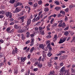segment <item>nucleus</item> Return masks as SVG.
<instances>
[{
	"label": "nucleus",
	"instance_id": "obj_49",
	"mask_svg": "<svg viewBox=\"0 0 75 75\" xmlns=\"http://www.w3.org/2000/svg\"><path fill=\"white\" fill-rule=\"evenodd\" d=\"M48 47H46L43 50H44V51H47V50H48Z\"/></svg>",
	"mask_w": 75,
	"mask_h": 75
},
{
	"label": "nucleus",
	"instance_id": "obj_39",
	"mask_svg": "<svg viewBox=\"0 0 75 75\" xmlns=\"http://www.w3.org/2000/svg\"><path fill=\"white\" fill-rule=\"evenodd\" d=\"M42 11H40V12H39L38 13V16H39V17H40V16H41V15L42 14Z\"/></svg>",
	"mask_w": 75,
	"mask_h": 75
},
{
	"label": "nucleus",
	"instance_id": "obj_1",
	"mask_svg": "<svg viewBox=\"0 0 75 75\" xmlns=\"http://www.w3.org/2000/svg\"><path fill=\"white\" fill-rule=\"evenodd\" d=\"M45 28V26H44L43 28L40 26L39 28V32L40 34L42 35L45 34V32H44V30H44Z\"/></svg>",
	"mask_w": 75,
	"mask_h": 75
},
{
	"label": "nucleus",
	"instance_id": "obj_30",
	"mask_svg": "<svg viewBox=\"0 0 75 75\" xmlns=\"http://www.w3.org/2000/svg\"><path fill=\"white\" fill-rule=\"evenodd\" d=\"M18 73V70L17 69H15L14 71V74L15 75H16V74Z\"/></svg>",
	"mask_w": 75,
	"mask_h": 75
},
{
	"label": "nucleus",
	"instance_id": "obj_21",
	"mask_svg": "<svg viewBox=\"0 0 75 75\" xmlns=\"http://www.w3.org/2000/svg\"><path fill=\"white\" fill-rule=\"evenodd\" d=\"M61 7L59 6H56L54 8V9L57 10V11H59L60 10Z\"/></svg>",
	"mask_w": 75,
	"mask_h": 75
},
{
	"label": "nucleus",
	"instance_id": "obj_45",
	"mask_svg": "<svg viewBox=\"0 0 75 75\" xmlns=\"http://www.w3.org/2000/svg\"><path fill=\"white\" fill-rule=\"evenodd\" d=\"M58 27H62V23H60L58 25Z\"/></svg>",
	"mask_w": 75,
	"mask_h": 75
},
{
	"label": "nucleus",
	"instance_id": "obj_27",
	"mask_svg": "<svg viewBox=\"0 0 75 75\" xmlns=\"http://www.w3.org/2000/svg\"><path fill=\"white\" fill-rule=\"evenodd\" d=\"M54 3L56 4L57 5H59V2L58 1H54Z\"/></svg>",
	"mask_w": 75,
	"mask_h": 75
},
{
	"label": "nucleus",
	"instance_id": "obj_34",
	"mask_svg": "<svg viewBox=\"0 0 75 75\" xmlns=\"http://www.w3.org/2000/svg\"><path fill=\"white\" fill-rule=\"evenodd\" d=\"M30 27V26H29V25H27L26 26V27L25 28H26L25 30H28V28H29Z\"/></svg>",
	"mask_w": 75,
	"mask_h": 75
},
{
	"label": "nucleus",
	"instance_id": "obj_33",
	"mask_svg": "<svg viewBox=\"0 0 75 75\" xmlns=\"http://www.w3.org/2000/svg\"><path fill=\"white\" fill-rule=\"evenodd\" d=\"M51 52H49L47 54V55L48 57H50L51 56H52V54L51 53Z\"/></svg>",
	"mask_w": 75,
	"mask_h": 75
},
{
	"label": "nucleus",
	"instance_id": "obj_47",
	"mask_svg": "<svg viewBox=\"0 0 75 75\" xmlns=\"http://www.w3.org/2000/svg\"><path fill=\"white\" fill-rule=\"evenodd\" d=\"M58 23H54L53 24V25L52 26V27H55V26H57V25Z\"/></svg>",
	"mask_w": 75,
	"mask_h": 75
},
{
	"label": "nucleus",
	"instance_id": "obj_60",
	"mask_svg": "<svg viewBox=\"0 0 75 75\" xmlns=\"http://www.w3.org/2000/svg\"><path fill=\"white\" fill-rule=\"evenodd\" d=\"M29 42H30V40H28L26 42H25V44H28Z\"/></svg>",
	"mask_w": 75,
	"mask_h": 75
},
{
	"label": "nucleus",
	"instance_id": "obj_43",
	"mask_svg": "<svg viewBox=\"0 0 75 75\" xmlns=\"http://www.w3.org/2000/svg\"><path fill=\"white\" fill-rule=\"evenodd\" d=\"M65 26H66V25L65 24L64 22H63V24L62 23V28H64L65 27Z\"/></svg>",
	"mask_w": 75,
	"mask_h": 75
},
{
	"label": "nucleus",
	"instance_id": "obj_6",
	"mask_svg": "<svg viewBox=\"0 0 75 75\" xmlns=\"http://www.w3.org/2000/svg\"><path fill=\"white\" fill-rule=\"evenodd\" d=\"M26 60V57H21V61L22 62H24Z\"/></svg>",
	"mask_w": 75,
	"mask_h": 75
},
{
	"label": "nucleus",
	"instance_id": "obj_22",
	"mask_svg": "<svg viewBox=\"0 0 75 75\" xmlns=\"http://www.w3.org/2000/svg\"><path fill=\"white\" fill-rule=\"evenodd\" d=\"M44 11H45V12H48V11H49V8L47 7L45 8Z\"/></svg>",
	"mask_w": 75,
	"mask_h": 75
},
{
	"label": "nucleus",
	"instance_id": "obj_17",
	"mask_svg": "<svg viewBox=\"0 0 75 75\" xmlns=\"http://www.w3.org/2000/svg\"><path fill=\"white\" fill-rule=\"evenodd\" d=\"M21 38L22 40H24L25 39V37L23 33H22L21 34Z\"/></svg>",
	"mask_w": 75,
	"mask_h": 75
},
{
	"label": "nucleus",
	"instance_id": "obj_38",
	"mask_svg": "<svg viewBox=\"0 0 75 75\" xmlns=\"http://www.w3.org/2000/svg\"><path fill=\"white\" fill-rule=\"evenodd\" d=\"M15 2V0H10V3L11 4H13Z\"/></svg>",
	"mask_w": 75,
	"mask_h": 75
},
{
	"label": "nucleus",
	"instance_id": "obj_18",
	"mask_svg": "<svg viewBox=\"0 0 75 75\" xmlns=\"http://www.w3.org/2000/svg\"><path fill=\"white\" fill-rule=\"evenodd\" d=\"M50 74L48 75H54L55 74V71H51L50 72Z\"/></svg>",
	"mask_w": 75,
	"mask_h": 75
},
{
	"label": "nucleus",
	"instance_id": "obj_54",
	"mask_svg": "<svg viewBox=\"0 0 75 75\" xmlns=\"http://www.w3.org/2000/svg\"><path fill=\"white\" fill-rule=\"evenodd\" d=\"M28 9V13H30V11H31V7H29V8Z\"/></svg>",
	"mask_w": 75,
	"mask_h": 75
},
{
	"label": "nucleus",
	"instance_id": "obj_14",
	"mask_svg": "<svg viewBox=\"0 0 75 75\" xmlns=\"http://www.w3.org/2000/svg\"><path fill=\"white\" fill-rule=\"evenodd\" d=\"M18 33H24L25 32V30L21 29H19L17 30Z\"/></svg>",
	"mask_w": 75,
	"mask_h": 75
},
{
	"label": "nucleus",
	"instance_id": "obj_24",
	"mask_svg": "<svg viewBox=\"0 0 75 75\" xmlns=\"http://www.w3.org/2000/svg\"><path fill=\"white\" fill-rule=\"evenodd\" d=\"M14 31H15V29H12L11 30H10L8 32V33L10 34V33H13V32H14Z\"/></svg>",
	"mask_w": 75,
	"mask_h": 75
},
{
	"label": "nucleus",
	"instance_id": "obj_41",
	"mask_svg": "<svg viewBox=\"0 0 75 75\" xmlns=\"http://www.w3.org/2000/svg\"><path fill=\"white\" fill-rule=\"evenodd\" d=\"M54 18H52L51 19L50 21V23H51V24H52L54 22Z\"/></svg>",
	"mask_w": 75,
	"mask_h": 75
},
{
	"label": "nucleus",
	"instance_id": "obj_57",
	"mask_svg": "<svg viewBox=\"0 0 75 75\" xmlns=\"http://www.w3.org/2000/svg\"><path fill=\"white\" fill-rule=\"evenodd\" d=\"M4 65V64L3 62H1V63H0V68L3 66Z\"/></svg>",
	"mask_w": 75,
	"mask_h": 75
},
{
	"label": "nucleus",
	"instance_id": "obj_10",
	"mask_svg": "<svg viewBox=\"0 0 75 75\" xmlns=\"http://www.w3.org/2000/svg\"><path fill=\"white\" fill-rule=\"evenodd\" d=\"M31 41L30 42V46H33L34 45V38L31 39Z\"/></svg>",
	"mask_w": 75,
	"mask_h": 75
},
{
	"label": "nucleus",
	"instance_id": "obj_42",
	"mask_svg": "<svg viewBox=\"0 0 75 75\" xmlns=\"http://www.w3.org/2000/svg\"><path fill=\"white\" fill-rule=\"evenodd\" d=\"M50 40H47L45 42L46 45H48V44H50Z\"/></svg>",
	"mask_w": 75,
	"mask_h": 75
},
{
	"label": "nucleus",
	"instance_id": "obj_26",
	"mask_svg": "<svg viewBox=\"0 0 75 75\" xmlns=\"http://www.w3.org/2000/svg\"><path fill=\"white\" fill-rule=\"evenodd\" d=\"M52 65L51 64V62H48V66L49 67H52Z\"/></svg>",
	"mask_w": 75,
	"mask_h": 75
},
{
	"label": "nucleus",
	"instance_id": "obj_40",
	"mask_svg": "<svg viewBox=\"0 0 75 75\" xmlns=\"http://www.w3.org/2000/svg\"><path fill=\"white\" fill-rule=\"evenodd\" d=\"M38 6V4L37 3H35L33 4V7H37Z\"/></svg>",
	"mask_w": 75,
	"mask_h": 75
},
{
	"label": "nucleus",
	"instance_id": "obj_23",
	"mask_svg": "<svg viewBox=\"0 0 75 75\" xmlns=\"http://www.w3.org/2000/svg\"><path fill=\"white\" fill-rule=\"evenodd\" d=\"M39 47L40 48H42V49H44V46H43V44H40L39 45Z\"/></svg>",
	"mask_w": 75,
	"mask_h": 75
},
{
	"label": "nucleus",
	"instance_id": "obj_48",
	"mask_svg": "<svg viewBox=\"0 0 75 75\" xmlns=\"http://www.w3.org/2000/svg\"><path fill=\"white\" fill-rule=\"evenodd\" d=\"M35 35V33H33L32 34H31L30 35L31 37H34V35Z\"/></svg>",
	"mask_w": 75,
	"mask_h": 75
},
{
	"label": "nucleus",
	"instance_id": "obj_56",
	"mask_svg": "<svg viewBox=\"0 0 75 75\" xmlns=\"http://www.w3.org/2000/svg\"><path fill=\"white\" fill-rule=\"evenodd\" d=\"M54 38H56V39H58V36H57V35L55 34V35L54 36Z\"/></svg>",
	"mask_w": 75,
	"mask_h": 75
},
{
	"label": "nucleus",
	"instance_id": "obj_16",
	"mask_svg": "<svg viewBox=\"0 0 75 75\" xmlns=\"http://www.w3.org/2000/svg\"><path fill=\"white\" fill-rule=\"evenodd\" d=\"M30 74V70L28 69L26 72L25 73V75H29Z\"/></svg>",
	"mask_w": 75,
	"mask_h": 75
},
{
	"label": "nucleus",
	"instance_id": "obj_4",
	"mask_svg": "<svg viewBox=\"0 0 75 75\" xmlns=\"http://www.w3.org/2000/svg\"><path fill=\"white\" fill-rule=\"evenodd\" d=\"M15 50H13L12 51V54L13 55H16L18 52V50H17V48L15 47Z\"/></svg>",
	"mask_w": 75,
	"mask_h": 75
},
{
	"label": "nucleus",
	"instance_id": "obj_63",
	"mask_svg": "<svg viewBox=\"0 0 75 75\" xmlns=\"http://www.w3.org/2000/svg\"><path fill=\"white\" fill-rule=\"evenodd\" d=\"M64 20L65 21H68V17L67 16H65Z\"/></svg>",
	"mask_w": 75,
	"mask_h": 75
},
{
	"label": "nucleus",
	"instance_id": "obj_3",
	"mask_svg": "<svg viewBox=\"0 0 75 75\" xmlns=\"http://www.w3.org/2000/svg\"><path fill=\"white\" fill-rule=\"evenodd\" d=\"M5 15L7 17H9V18H12V13L10 12H6L5 13Z\"/></svg>",
	"mask_w": 75,
	"mask_h": 75
},
{
	"label": "nucleus",
	"instance_id": "obj_62",
	"mask_svg": "<svg viewBox=\"0 0 75 75\" xmlns=\"http://www.w3.org/2000/svg\"><path fill=\"white\" fill-rule=\"evenodd\" d=\"M63 21H62V20H60V21H59L58 22V23H62V22Z\"/></svg>",
	"mask_w": 75,
	"mask_h": 75
},
{
	"label": "nucleus",
	"instance_id": "obj_11",
	"mask_svg": "<svg viewBox=\"0 0 75 75\" xmlns=\"http://www.w3.org/2000/svg\"><path fill=\"white\" fill-rule=\"evenodd\" d=\"M65 41V40L64 38H61L60 41L58 42L59 44L63 43Z\"/></svg>",
	"mask_w": 75,
	"mask_h": 75
},
{
	"label": "nucleus",
	"instance_id": "obj_58",
	"mask_svg": "<svg viewBox=\"0 0 75 75\" xmlns=\"http://www.w3.org/2000/svg\"><path fill=\"white\" fill-rule=\"evenodd\" d=\"M52 17H53L54 18H55L57 16V15L55 14H53L52 15H51Z\"/></svg>",
	"mask_w": 75,
	"mask_h": 75
},
{
	"label": "nucleus",
	"instance_id": "obj_29",
	"mask_svg": "<svg viewBox=\"0 0 75 75\" xmlns=\"http://www.w3.org/2000/svg\"><path fill=\"white\" fill-rule=\"evenodd\" d=\"M10 30H11V27H8L7 28H6V31L7 32H8H8L10 31Z\"/></svg>",
	"mask_w": 75,
	"mask_h": 75
},
{
	"label": "nucleus",
	"instance_id": "obj_28",
	"mask_svg": "<svg viewBox=\"0 0 75 75\" xmlns=\"http://www.w3.org/2000/svg\"><path fill=\"white\" fill-rule=\"evenodd\" d=\"M70 69L71 72H72V73H75V70H74V69H73L72 68H71Z\"/></svg>",
	"mask_w": 75,
	"mask_h": 75
},
{
	"label": "nucleus",
	"instance_id": "obj_9",
	"mask_svg": "<svg viewBox=\"0 0 75 75\" xmlns=\"http://www.w3.org/2000/svg\"><path fill=\"white\" fill-rule=\"evenodd\" d=\"M64 59H65V56H61L59 58V60L61 61L64 60Z\"/></svg>",
	"mask_w": 75,
	"mask_h": 75
},
{
	"label": "nucleus",
	"instance_id": "obj_64",
	"mask_svg": "<svg viewBox=\"0 0 75 75\" xmlns=\"http://www.w3.org/2000/svg\"><path fill=\"white\" fill-rule=\"evenodd\" d=\"M28 4H29V5H30V6H32V4H33V2H29Z\"/></svg>",
	"mask_w": 75,
	"mask_h": 75
},
{
	"label": "nucleus",
	"instance_id": "obj_7",
	"mask_svg": "<svg viewBox=\"0 0 75 75\" xmlns=\"http://www.w3.org/2000/svg\"><path fill=\"white\" fill-rule=\"evenodd\" d=\"M65 67H63L60 69V73H61L62 72V73H63V72H64V71H65Z\"/></svg>",
	"mask_w": 75,
	"mask_h": 75
},
{
	"label": "nucleus",
	"instance_id": "obj_59",
	"mask_svg": "<svg viewBox=\"0 0 75 75\" xmlns=\"http://www.w3.org/2000/svg\"><path fill=\"white\" fill-rule=\"evenodd\" d=\"M55 67L56 69H59V66H55Z\"/></svg>",
	"mask_w": 75,
	"mask_h": 75
},
{
	"label": "nucleus",
	"instance_id": "obj_31",
	"mask_svg": "<svg viewBox=\"0 0 75 75\" xmlns=\"http://www.w3.org/2000/svg\"><path fill=\"white\" fill-rule=\"evenodd\" d=\"M26 37H27V38H28L30 37V33L28 32H27L26 33Z\"/></svg>",
	"mask_w": 75,
	"mask_h": 75
},
{
	"label": "nucleus",
	"instance_id": "obj_51",
	"mask_svg": "<svg viewBox=\"0 0 75 75\" xmlns=\"http://www.w3.org/2000/svg\"><path fill=\"white\" fill-rule=\"evenodd\" d=\"M17 4L18 5V6H21V5H22V4H23L22 3H20V2H18L17 3Z\"/></svg>",
	"mask_w": 75,
	"mask_h": 75
},
{
	"label": "nucleus",
	"instance_id": "obj_32",
	"mask_svg": "<svg viewBox=\"0 0 75 75\" xmlns=\"http://www.w3.org/2000/svg\"><path fill=\"white\" fill-rule=\"evenodd\" d=\"M5 14L4 11L2 10L0 11V14Z\"/></svg>",
	"mask_w": 75,
	"mask_h": 75
},
{
	"label": "nucleus",
	"instance_id": "obj_8",
	"mask_svg": "<svg viewBox=\"0 0 75 75\" xmlns=\"http://www.w3.org/2000/svg\"><path fill=\"white\" fill-rule=\"evenodd\" d=\"M20 10H21L19 8L18 9V8H16V10L13 11V12L14 13H18V12H19Z\"/></svg>",
	"mask_w": 75,
	"mask_h": 75
},
{
	"label": "nucleus",
	"instance_id": "obj_53",
	"mask_svg": "<svg viewBox=\"0 0 75 75\" xmlns=\"http://www.w3.org/2000/svg\"><path fill=\"white\" fill-rule=\"evenodd\" d=\"M47 38H51V35H48L46 36Z\"/></svg>",
	"mask_w": 75,
	"mask_h": 75
},
{
	"label": "nucleus",
	"instance_id": "obj_2",
	"mask_svg": "<svg viewBox=\"0 0 75 75\" xmlns=\"http://www.w3.org/2000/svg\"><path fill=\"white\" fill-rule=\"evenodd\" d=\"M44 15L43 14H42L40 16H38L35 19V18L33 20H32V22H33V21H38L40 19V18H42V17H43Z\"/></svg>",
	"mask_w": 75,
	"mask_h": 75
},
{
	"label": "nucleus",
	"instance_id": "obj_20",
	"mask_svg": "<svg viewBox=\"0 0 75 75\" xmlns=\"http://www.w3.org/2000/svg\"><path fill=\"white\" fill-rule=\"evenodd\" d=\"M38 67L39 68H42V64H41L40 62H39Z\"/></svg>",
	"mask_w": 75,
	"mask_h": 75
},
{
	"label": "nucleus",
	"instance_id": "obj_12",
	"mask_svg": "<svg viewBox=\"0 0 75 75\" xmlns=\"http://www.w3.org/2000/svg\"><path fill=\"white\" fill-rule=\"evenodd\" d=\"M59 54H58L57 55H61V54H62L63 53H65V51L64 50H62L59 52Z\"/></svg>",
	"mask_w": 75,
	"mask_h": 75
},
{
	"label": "nucleus",
	"instance_id": "obj_13",
	"mask_svg": "<svg viewBox=\"0 0 75 75\" xmlns=\"http://www.w3.org/2000/svg\"><path fill=\"white\" fill-rule=\"evenodd\" d=\"M71 33V31L70 30L66 31L65 32H64V35L66 36H67V35H68V34H69V33Z\"/></svg>",
	"mask_w": 75,
	"mask_h": 75
},
{
	"label": "nucleus",
	"instance_id": "obj_44",
	"mask_svg": "<svg viewBox=\"0 0 75 75\" xmlns=\"http://www.w3.org/2000/svg\"><path fill=\"white\" fill-rule=\"evenodd\" d=\"M60 13L61 14H62L63 15H65V12L63 11H61Z\"/></svg>",
	"mask_w": 75,
	"mask_h": 75
},
{
	"label": "nucleus",
	"instance_id": "obj_46",
	"mask_svg": "<svg viewBox=\"0 0 75 75\" xmlns=\"http://www.w3.org/2000/svg\"><path fill=\"white\" fill-rule=\"evenodd\" d=\"M4 56V54L3 53H0V58H1L2 57Z\"/></svg>",
	"mask_w": 75,
	"mask_h": 75
},
{
	"label": "nucleus",
	"instance_id": "obj_5",
	"mask_svg": "<svg viewBox=\"0 0 75 75\" xmlns=\"http://www.w3.org/2000/svg\"><path fill=\"white\" fill-rule=\"evenodd\" d=\"M47 47L49 50V52H51V51H52V47H51V46L50 44L48 45Z\"/></svg>",
	"mask_w": 75,
	"mask_h": 75
},
{
	"label": "nucleus",
	"instance_id": "obj_36",
	"mask_svg": "<svg viewBox=\"0 0 75 75\" xmlns=\"http://www.w3.org/2000/svg\"><path fill=\"white\" fill-rule=\"evenodd\" d=\"M19 20H23L24 21V16H21V17H20L19 18Z\"/></svg>",
	"mask_w": 75,
	"mask_h": 75
},
{
	"label": "nucleus",
	"instance_id": "obj_37",
	"mask_svg": "<svg viewBox=\"0 0 75 75\" xmlns=\"http://www.w3.org/2000/svg\"><path fill=\"white\" fill-rule=\"evenodd\" d=\"M34 50V47H33L30 50V52H31V53H32L33 52V51Z\"/></svg>",
	"mask_w": 75,
	"mask_h": 75
},
{
	"label": "nucleus",
	"instance_id": "obj_25",
	"mask_svg": "<svg viewBox=\"0 0 75 75\" xmlns=\"http://www.w3.org/2000/svg\"><path fill=\"white\" fill-rule=\"evenodd\" d=\"M71 51L73 52H75V47H72L71 48Z\"/></svg>",
	"mask_w": 75,
	"mask_h": 75
},
{
	"label": "nucleus",
	"instance_id": "obj_52",
	"mask_svg": "<svg viewBox=\"0 0 75 75\" xmlns=\"http://www.w3.org/2000/svg\"><path fill=\"white\" fill-rule=\"evenodd\" d=\"M31 62L29 61L27 63V65H30L31 64Z\"/></svg>",
	"mask_w": 75,
	"mask_h": 75
},
{
	"label": "nucleus",
	"instance_id": "obj_15",
	"mask_svg": "<svg viewBox=\"0 0 75 75\" xmlns=\"http://www.w3.org/2000/svg\"><path fill=\"white\" fill-rule=\"evenodd\" d=\"M14 27L15 29H18L19 28V27H20V25L18 26V25L15 24L14 25Z\"/></svg>",
	"mask_w": 75,
	"mask_h": 75
},
{
	"label": "nucleus",
	"instance_id": "obj_19",
	"mask_svg": "<svg viewBox=\"0 0 75 75\" xmlns=\"http://www.w3.org/2000/svg\"><path fill=\"white\" fill-rule=\"evenodd\" d=\"M31 20L30 19H28V21L27 22V25H29L30 24H31Z\"/></svg>",
	"mask_w": 75,
	"mask_h": 75
},
{
	"label": "nucleus",
	"instance_id": "obj_61",
	"mask_svg": "<svg viewBox=\"0 0 75 75\" xmlns=\"http://www.w3.org/2000/svg\"><path fill=\"white\" fill-rule=\"evenodd\" d=\"M57 40V39H56V38H53V41L54 42L56 41V40Z\"/></svg>",
	"mask_w": 75,
	"mask_h": 75
},
{
	"label": "nucleus",
	"instance_id": "obj_55",
	"mask_svg": "<svg viewBox=\"0 0 75 75\" xmlns=\"http://www.w3.org/2000/svg\"><path fill=\"white\" fill-rule=\"evenodd\" d=\"M69 29V27H67L66 28H65L64 29V31H67V30H68Z\"/></svg>",
	"mask_w": 75,
	"mask_h": 75
},
{
	"label": "nucleus",
	"instance_id": "obj_50",
	"mask_svg": "<svg viewBox=\"0 0 75 75\" xmlns=\"http://www.w3.org/2000/svg\"><path fill=\"white\" fill-rule=\"evenodd\" d=\"M37 65H38V62H36L34 64V65L35 66H37Z\"/></svg>",
	"mask_w": 75,
	"mask_h": 75
},
{
	"label": "nucleus",
	"instance_id": "obj_35",
	"mask_svg": "<svg viewBox=\"0 0 75 75\" xmlns=\"http://www.w3.org/2000/svg\"><path fill=\"white\" fill-rule=\"evenodd\" d=\"M38 3L39 5H41L42 3V0H40L38 1Z\"/></svg>",
	"mask_w": 75,
	"mask_h": 75
}]
</instances>
